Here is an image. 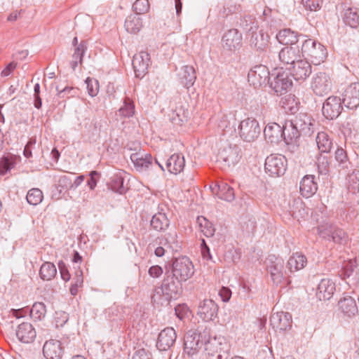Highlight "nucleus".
Listing matches in <instances>:
<instances>
[{
    "mask_svg": "<svg viewBox=\"0 0 359 359\" xmlns=\"http://www.w3.org/2000/svg\"><path fill=\"white\" fill-rule=\"evenodd\" d=\"M176 339L175 330L172 327H166L159 333L156 346L161 351H166L174 345Z\"/></svg>",
    "mask_w": 359,
    "mask_h": 359,
    "instance_id": "nucleus-19",
    "label": "nucleus"
},
{
    "mask_svg": "<svg viewBox=\"0 0 359 359\" xmlns=\"http://www.w3.org/2000/svg\"><path fill=\"white\" fill-rule=\"evenodd\" d=\"M250 46L257 51H264L269 45V36L263 29L253 31L249 34Z\"/></svg>",
    "mask_w": 359,
    "mask_h": 359,
    "instance_id": "nucleus-20",
    "label": "nucleus"
},
{
    "mask_svg": "<svg viewBox=\"0 0 359 359\" xmlns=\"http://www.w3.org/2000/svg\"><path fill=\"white\" fill-rule=\"evenodd\" d=\"M16 336L21 342L28 344L34 340L36 333L31 323H22L18 327Z\"/></svg>",
    "mask_w": 359,
    "mask_h": 359,
    "instance_id": "nucleus-25",
    "label": "nucleus"
},
{
    "mask_svg": "<svg viewBox=\"0 0 359 359\" xmlns=\"http://www.w3.org/2000/svg\"><path fill=\"white\" fill-rule=\"evenodd\" d=\"M209 337V330L206 328L188 331L184 339V352L189 356L196 354L203 346Z\"/></svg>",
    "mask_w": 359,
    "mask_h": 359,
    "instance_id": "nucleus-2",
    "label": "nucleus"
},
{
    "mask_svg": "<svg viewBox=\"0 0 359 359\" xmlns=\"http://www.w3.org/2000/svg\"><path fill=\"white\" fill-rule=\"evenodd\" d=\"M342 100L337 96H330L323 103L322 112L327 119H334L341 113L343 109Z\"/></svg>",
    "mask_w": 359,
    "mask_h": 359,
    "instance_id": "nucleus-12",
    "label": "nucleus"
},
{
    "mask_svg": "<svg viewBox=\"0 0 359 359\" xmlns=\"http://www.w3.org/2000/svg\"><path fill=\"white\" fill-rule=\"evenodd\" d=\"M133 67L137 78H143L148 72V68L151 64L149 54L146 51H140L133 56Z\"/></svg>",
    "mask_w": 359,
    "mask_h": 359,
    "instance_id": "nucleus-13",
    "label": "nucleus"
},
{
    "mask_svg": "<svg viewBox=\"0 0 359 359\" xmlns=\"http://www.w3.org/2000/svg\"><path fill=\"white\" fill-rule=\"evenodd\" d=\"M311 88L316 95H326L332 90L331 79L325 72L317 73L312 79Z\"/></svg>",
    "mask_w": 359,
    "mask_h": 359,
    "instance_id": "nucleus-8",
    "label": "nucleus"
},
{
    "mask_svg": "<svg viewBox=\"0 0 359 359\" xmlns=\"http://www.w3.org/2000/svg\"><path fill=\"white\" fill-rule=\"evenodd\" d=\"M301 53L305 60H310L313 65H318L325 60L327 53L325 47L320 43L308 39L304 41Z\"/></svg>",
    "mask_w": 359,
    "mask_h": 359,
    "instance_id": "nucleus-1",
    "label": "nucleus"
},
{
    "mask_svg": "<svg viewBox=\"0 0 359 359\" xmlns=\"http://www.w3.org/2000/svg\"><path fill=\"white\" fill-rule=\"evenodd\" d=\"M288 69L290 74L297 81H304L311 74V65L306 60L301 57Z\"/></svg>",
    "mask_w": 359,
    "mask_h": 359,
    "instance_id": "nucleus-15",
    "label": "nucleus"
},
{
    "mask_svg": "<svg viewBox=\"0 0 359 359\" xmlns=\"http://www.w3.org/2000/svg\"><path fill=\"white\" fill-rule=\"evenodd\" d=\"M270 84L271 87L277 94L283 95L292 88V81L287 73L282 72L277 74Z\"/></svg>",
    "mask_w": 359,
    "mask_h": 359,
    "instance_id": "nucleus-18",
    "label": "nucleus"
},
{
    "mask_svg": "<svg viewBox=\"0 0 359 359\" xmlns=\"http://www.w3.org/2000/svg\"><path fill=\"white\" fill-rule=\"evenodd\" d=\"M170 273L176 280L184 282L194 275V265L189 257H180L173 260Z\"/></svg>",
    "mask_w": 359,
    "mask_h": 359,
    "instance_id": "nucleus-4",
    "label": "nucleus"
},
{
    "mask_svg": "<svg viewBox=\"0 0 359 359\" xmlns=\"http://www.w3.org/2000/svg\"><path fill=\"white\" fill-rule=\"evenodd\" d=\"M343 104L350 109L359 107V83H353L349 85L344 92Z\"/></svg>",
    "mask_w": 359,
    "mask_h": 359,
    "instance_id": "nucleus-16",
    "label": "nucleus"
},
{
    "mask_svg": "<svg viewBox=\"0 0 359 359\" xmlns=\"http://www.w3.org/2000/svg\"><path fill=\"white\" fill-rule=\"evenodd\" d=\"M335 164L334 166L339 170L348 169L351 162L348 157L347 152L342 147H337L334 154Z\"/></svg>",
    "mask_w": 359,
    "mask_h": 359,
    "instance_id": "nucleus-39",
    "label": "nucleus"
},
{
    "mask_svg": "<svg viewBox=\"0 0 359 359\" xmlns=\"http://www.w3.org/2000/svg\"><path fill=\"white\" fill-rule=\"evenodd\" d=\"M46 313V306L42 302H35L30 310V316L35 320H41L45 317Z\"/></svg>",
    "mask_w": 359,
    "mask_h": 359,
    "instance_id": "nucleus-50",
    "label": "nucleus"
},
{
    "mask_svg": "<svg viewBox=\"0 0 359 359\" xmlns=\"http://www.w3.org/2000/svg\"><path fill=\"white\" fill-rule=\"evenodd\" d=\"M249 83L255 88L266 85L269 82L270 74L265 65H259L250 69L248 74Z\"/></svg>",
    "mask_w": 359,
    "mask_h": 359,
    "instance_id": "nucleus-9",
    "label": "nucleus"
},
{
    "mask_svg": "<svg viewBox=\"0 0 359 359\" xmlns=\"http://www.w3.org/2000/svg\"><path fill=\"white\" fill-rule=\"evenodd\" d=\"M43 196L42 191L38 188L30 189L27 194L26 198L30 205H36L43 200Z\"/></svg>",
    "mask_w": 359,
    "mask_h": 359,
    "instance_id": "nucleus-51",
    "label": "nucleus"
},
{
    "mask_svg": "<svg viewBox=\"0 0 359 359\" xmlns=\"http://www.w3.org/2000/svg\"><path fill=\"white\" fill-rule=\"evenodd\" d=\"M316 141L320 153H329L330 151L333 142L326 132L321 131L318 133Z\"/></svg>",
    "mask_w": 359,
    "mask_h": 359,
    "instance_id": "nucleus-37",
    "label": "nucleus"
},
{
    "mask_svg": "<svg viewBox=\"0 0 359 359\" xmlns=\"http://www.w3.org/2000/svg\"><path fill=\"white\" fill-rule=\"evenodd\" d=\"M177 236L175 232H170L165 235L164 238L160 242V244L166 246L172 251H179L181 248L180 243L178 242Z\"/></svg>",
    "mask_w": 359,
    "mask_h": 359,
    "instance_id": "nucleus-48",
    "label": "nucleus"
},
{
    "mask_svg": "<svg viewBox=\"0 0 359 359\" xmlns=\"http://www.w3.org/2000/svg\"><path fill=\"white\" fill-rule=\"evenodd\" d=\"M118 113L123 117H130L135 113V106L133 102L128 97L124 98L123 105L121 107Z\"/></svg>",
    "mask_w": 359,
    "mask_h": 359,
    "instance_id": "nucleus-53",
    "label": "nucleus"
},
{
    "mask_svg": "<svg viewBox=\"0 0 359 359\" xmlns=\"http://www.w3.org/2000/svg\"><path fill=\"white\" fill-rule=\"evenodd\" d=\"M301 36L290 29H283L276 34V39L281 44L293 46L298 42L299 37Z\"/></svg>",
    "mask_w": 359,
    "mask_h": 359,
    "instance_id": "nucleus-33",
    "label": "nucleus"
},
{
    "mask_svg": "<svg viewBox=\"0 0 359 359\" xmlns=\"http://www.w3.org/2000/svg\"><path fill=\"white\" fill-rule=\"evenodd\" d=\"M56 90L57 91V96L60 98H69L75 97L78 95V88L73 87H65L63 89H59L58 86H56Z\"/></svg>",
    "mask_w": 359,
    "mask_h": 359,
    "instance_id": "nucleus-60",
    "label": "nucleus"
},
{
    "mask_svg": "<svg viewBox=\"0 0 359 359\" xmlns=\"http://www.w3.org/2000/svg\"><path fill=\"white\" fill-rule=\"evenodd\" d=\"M135 14L140 15L147 13L149 9L148 0H136L133 5Z\"/></svg>",
    "mask_w": 359,
    "mask_h": 359,
    "instance_id": "nucleus-59",
    "label": "nucleus"
},
{
    "mask_svg": "<svg viewBox=\"0 0 359 359\" xmlns=\"http://www.w3.org/2000/svg\"><path fill=\"white\" fill-rule=\"evenodd\" d=\"M266 266L273 283H280L284 279L283 259L275 255H269L266 259Z\"/></svg>",
    "mask_w": 359,
    "mask_h": 359,
    "instance_id": "nucleus-10",
    "label": "nucleus"
},
{
    "mask_svg": "<svg viewBox=\"0 0 359 359\" xmlns=\"http://www.w3.org/2000/svg\"><path fill=\"white\" fill-rule=\"evenodd\" d=\"M86 88L89 95L94 97L97 95L99 90V83L96 79L87 78L86 80Z\"/></svg>",
    "mask_w": 359,
    "mask_h": 359,
    "instance_id": "nucleus-61",
    "label": "nucleus"
},
{
    "mask_svg": "<svg viewBox=\"0 0 359 359\" xmlns=\"http://www.w3.org/2000/svg\"><path fill=\"white\" fill-rule=\"evenodd\" d=\"M336 290L335 283L330 278H323L319 283L316 297L320 301L329 300L333 296Z\"/></svg>",
    "mask_w": 359,
    "mask_h": 359,
    "instance_id": "nucleus-24",
    "label": "nucleus"
},
{
    "mask_svg": "<svg viewBox=\"0 0 359 359\" xmlns=\"http://www.w3.org/2000/svg\"><path fill=\"white\" fill-rule=\"evenodd\" d=\"M348 188L353 193L359 192V170H353L348 175Z\"/></svg>",
    "mask_w": 359,
    "mask_h": 359,
    "instance_id": "nucleus-54",
    "label": "nucleus"
},
{
    "mask_svg": "<svg viewBox=\"0 0 359 359\" xmlns=\"http://www.w3.org/2000/svg\"><path fill=\"white\" fill-rule=\"evenodd\" d=\"M123 177L121 172L114 175L111 178L110 181L107 183L108 188L114 192L123 194L126 191V188L123 184Z\"/></svg>",
    "mask_w": 359,
    "mask_h": 359,
    "instance_id": "nucleus-43",
    "label": "nucleus"
},
{
    "mask_svg": "<svg viewBox=\"0 0 359 359\" xmlns=\"http://www.w3.org/2000/svg\"><path fill=\"white\" fill-rule=\"evenodd\" d=\"M238 134L245 142H253L261 133V128L258 121L252 118H247L241 121L238 127Z\"/></svg>",
    "mask_w": 359,
    "mask_h": 359,
    "instance_id": "nucleus-5",
    "label": "nucleus"
},
{
    "mask_svg": "<svg viewBox=\"0 0 359 359\" xmlns=\"http://www.w3.org/2000/svg\"><path fill=\"white\" fill-rule=\"evenodd\" d=\"M14 165V162L9 157H4L0 159V175H4Z\"/></svg>",
    "mask_w": 359,
    "mask_h": 359,
    "instance_id": "nucleus-63",
    "label": "nucleus"
},
{
    "mask_svg": "<svg viewBox=\"0 0 359 359\" xmlns=\"http://www.w3.org/2000/svg\"><path fill=\"white\" fill-rule=\"evenodd\" d=\"M56 274L57 269L53 263L46 262L41 265L39 271V275L42 280H50Z\"/></svg>",
    "mask_w": 359,
    "mask_h": 359,
    "instance_id": "nucleus-46",
    "label": "nucleus"
},
{
    "mask_svg": "<svg viewBox=\"0 0 359 359\" xmlns=\"http://www.w3.org/2000/svg\"><path fill=\"white\" fill-rule=\"evenodd\" d=\"M197 223L199 226L201 231L206 237H211L214 235L215 229L212 224L205 217L199 216L197 217Z\"/></svg>",
    "mask_w": 359,
    "mask_h": 359,
    "instance_id": "nucleus-49",
    "label": "nucleus"
},
{
    "mask_svg": "<svg viewBox=\"0 0 359 359\" xmlns=\"http://www.w3.org/2000/svg\"><path fill=\"white\" fill-rule=\"evenodd\" d=\"M334 226V225L329 222H324L318 226V233L322 238L330 240V236Z\"/></svg>",
    "mask_w": 359,
    "mask_h": 359,
    "instance_id": "nucleus-56",
    "label": "nucleus"
},
{
    "mask_svg": "<svg viewBox=\"0 0 359 359\" xmlns=\"http://www.w3.org/2000/svg\"><path fill=\"white\" fill-rule=\"evenodd\" d=\"M142 19L137 14L128 16L124 23V27L126 32L130 34L138 33L142 28Z\"/></svg>",
    "mask_w": 359,
    "mask_h": 359,
    "instance_id": "nucleus-36",
    "label": "nucleus"
},
{
    "mask_svg": "<svg viewBox=\"0 0 359 359\" xmlns=\"http://www.w3.org/2000/svg\"><path fill=\"white\" fill-rule=\"evenodd\" d=\"M70 287V293L75 296L78 293L79 287H82L83 283V271L79 269L75 272V277Z\"/></svg>",
    "mask_w": 359,
    "mask_h": 359,
    "instance_id": "nucleus-57",
    "label": "nucleus"
},
{
    "mask_svg": "<svg viewBox=\"0 0 359 359\" xmlns=\"http://www.w3.org/2000/svg\"><path fill=\"white\" fill-rule=\"evenodd\" d=\"M204 346L208 359H222L227 344L223 337L219 336L211 338L209 332V337L205 340Z\"/></svg>",
    "mask_w": 359,
    "mask_h": 359,
    "instance_id": "nucleus-6",
    "label": "nucleus"
},
{
    "mask_svg": "<svg viewBox=\"0 0 359 359\" xmlns=\"http://www.w3.org/2000/svg\"><path fill=\"white\" fill-rule=\"evenodd\" d=\"M87 49L86 42L82 41L74 49V54L72 55L73 60L70 65L73 70H75L79 63L82 62L83 56Z\"/></svg>",
    "mask_w": 359,
    "mask_h": 359,
    "instance_id": "nucleus-47",
    "label": "nucleus"
},
{
    "mask_svg": "<svg viewBox=\"0 0 359 359\" xmlns=\"http://www.w3.org/2000/svg\"><path fill=\"white\" fill-rule=\"evenodd\" d=\"M182 281L176 280L175 277L172 276L170 271L165 273V278L161 286L165 292V299H176L182 291Z\"/></svg>",
    "mask_w": 359,
    "mask_h": 359,
    "instance_id": "nucleus-11",
    "label": "nucleus"
},
{
    "mask_svg": "<svg viewBox=\"0 0 359 359\" xmlns=\"http://www.w3.org/2000/svg\"><path fill=\"white\" fill-rule=\"evenodd\" d=\"M301 57V51L298 46H287L283 48L278 53V58L283 65H293Z\"/></svg>",
    "mask_w": 359,
    "mask_h": 359,
    "instance_id": "nucleus-21",
    "label": "nucleus"
},
{
    "mask_svg": "<svg viewBox=\"0 0 359 359\" xmlns=\"http://www.w3.org/2000/svg\"><path fill=\"white\" fill-rule=\"evenodd\" d=\"M180 83L186 88L192 86L196 79V75L194 68L190 65L183 66L179 74Z\"/></svg>",
    "mask_w": 359,
    "mask_h": 359,
    "instance_id": "nucleus-29",
    "label": "nucleus"
},
{
    "mask_svg": "<svg viewBox=\"0 0 359 359\" xmlns=\"http://www.w3.org/2000/svg\"><path fill=\"white\" fill-rule=\"evenodd\" d=\"M343 21L352 28L359 26V13L356 8H348L345 9L343 15Z\"/></svg>",
    "mask_w": 359,
    "mask_h": 359,
    "instance_id": "nucleus-41",
    "label": "nucleus"
},
{
    "mask_svg": "<svg viewBox=\"0 0 359 359\" xmlns=\"http://www.w3.org/2000/svg\"><path fill=\"white\" fill-rule=\"evenodd\" d=\"M306 257L302 254L295 253L290 257L287 266L290 272L299 271L306 266Z\"/></svg>",
    "mask_w": 359,
    "mask_h": 359,
    "instance_id": "nucleus-40",
    "label": "nucleus"
},
{
    "mask_svg": "<svg viewBox=\"0 0 359 359\" xmlns=\"http://www.w3.org/2000/svg\"><path fill=\"white\" fill-rule=\"evenodd\" d=\"M287 168V159L280 154H271L265 160L264 169L271 177L283 175Z\"/></svg>",
    "mask_w": 359,
    "mask_h": 359,
    "instance_id": "nucleus-7",
    "label": "nucleus"
},
{
    "mask_svg": "<svg viewBox=\"0 0 359 359\" xmlns=\"http://www.w3.org/2000/svg\"><path fill=\"white\" fill-rule=\"evenodd\" d=\"M346 235L344 230L334 226L330 240L333 241L336 243H342L346 241Z\"/></svg>",
    "mask_w": 359,
    "mask_h": 359,
    "instance_id": "nucleus-62",
    "label": "nucleus"
},
{
    "mask_svg": "<svg viewBox=\"0 0 359 359\" xmlns=\"http://www.w3.org/2000/svg\"><path fill=\"white\" fill-rule=\"evenodd\" d=\"M241 228L243 231L245 232L247 234L253 233L256 229V222L255 219L250 218L246 222H244L241 224Z\"/></svg>",
    "mask_w": 359,
    "mask_h": 359,
    "instance_id": "nucleus-64",
    "label": "nucleus"
},
{
    "mask_svg": "<svg viewBox=\"0 0 359 359\" xmlns=\"http://www.w3.org/2000/svg\"><path fill=\"white\" fill-rule=\"evenodd\" d=\"M130 159L138 171H143L146 170L152 162V157L151 155L144 154L140 152L132 154L130 155Z\"/></svg>",
    "mask_w": 359,
    "mask_h": 359,
    "instance_id": "nucleus-35",
    "label": "nucleus"
},
{
    "mask_svg": "<svg viewBox=\"0 0 359 359\" xmlns=\"http://www.w3.org/2000/svg\"><path fill=\"white\" fill-rule=\"evenodd\" d=\"M323 154L320 153L318 155L316 165L318 173L322 175H327L330 172L331 161L327 156Z\"/></svg>",
    "mask_w": 359,
    "mask_h": 359,
    "instance_id": "nucleus-45",
    "label": "nucleus"
},
{
    "mask_svg": "<svg viewBox=\"0 0 359 359\" xmlns=\"http://www.w3.org/2000/svg\"><path fill=\"white\" fill-rule=\"evenodd\" d=\"M290 121L301 133L308 135L311 130V118L306 114H299Z\"/></svg>",
    "mask_w": 359,
    "mask_h": 359,
    "instance_id": "nucleus-30",
    "label": "nucleus"
},
{
    "mask_svg": "<svg viewBox=\"0 0 359 359\" xmlns=\"http://www.w3.org/2000/svg\"><path fill=\"white\" fill-rule=\"evenodd\" d=\"M213 193H215L217 196L226 201L231 202L235 198L234 191L233 188L229 187L226 183L219 182L212 188Z\"/></svg>",
    "mask_w": 359,
    "mask_h": 359,
    "instance_id": "nucleus-31",
    "label": "nucleus"
},
{
    "mask_svg": "<svg viewBox=\"0 0 359 359\" xmlns=\"http://www.w3.org/2000/svg\"><path fill=\"white\" fill-rule=\"evenodd\" d=\"M43 354L46 359H62L64 348L59 340L50 339L43 346Z\"/></svg>",
    "mask_w": 359,
    "mask_h": 359,
    "instance_id": "nucleus-17",
    "label": "nucleus"
},
{
    "mask_svg": "<svg viewBox=\"0 0 359 359\" xmlns=\"http://www.w3.org/2000/svg\"><path fill=\"white\" fill-rule=\"evenodd\" d=\"M241 27L247 32L252 33L255 30H257L258 25L255 18L252 16H245L241 22Z\"/></svg>",
    "mask_w": 359,
    "mask_h": 359,
    "instance_id": "nucleus-55",
    "label": "nucleus"
},
{
    "mask_svg": "<svg viewBox=\"0 0 359 359\" xmlns=\"http://www.w3.org/2000/svg\"><path fill=\"white\" fill-rule=\"evenodd\" d=\"M236 119L233 114H221L218 121V128L224 133V134H231L236 131Z\"/></svg>",
    "mask_w": 359,
    "mask_h": 359,
    "instance_id": "nucleus-28",
    "label": "nucleus"
},
{
    "mask_svg": "<svg viewBox=\"0 0 359 359\" xmlns=\"http://www.w3.org/2000/svg\"><path fill=\"white\" fill-rule=\"evenodd\" d=\"M169 219L163 212L155 214L151 220V226L157 231L165 230L169 226Z\"/></svg>",
    "mask_w": 359,
    "mask_h": 359,
    "instance_id": "nucleus-42",
    "label": "nucleus"
},
{
    "mask_svg": "<svg viewBox=\"0 0 359 359\" xmlns=\"http://www.w3.org/2000/svg\"><path fill=\"white\" fill-rule=\"evenodd\" d=\"M188 111L182 107V105L177 106L175 109H172L168 114L171 122L175 125H180L187 121Z\"/></svg>",
    "mask_w": 359,
    "mask_h": 359,
    "instance_id": "nucleus-44",
    "label": "nucleus"
},
{
    "mask_svg": "<svg viewBox=\"0 0 359 359\" xmlns=\"http://www.w3.org/2000/svg\"><path fill=\"white\" fill-rule=\"evenodd\" d=\"M170 299H165V292L162 286L157 287L154 289V293L151 295V301L156 304H163L165 302H168Z\"/></svg>",
    "mask_w": 359,
    "mask_h": 359,
    "instance_id": "nucleus-58",
    "label": "nucleus"
},
{
    "mask_svg": "<svg viewBox=\"0 0 359 359\" xmlns=\"http://www.w3.org/2000/svg\"><path fill=\"white\" fill-rule=\"evenodd\" d=\"M185 165V161L183 156L174 154L170 156L166 161V168L170 173L177 175L181 172Z\"/></svg>",
    "mask_w": 359,
    "mask_h": 359,
    "instance_id": "nucleus-32",
    "label": "nucleus"
},
{
    "mask_svg": "<svg viewBox=\"0 0 359 359\" xmlns=\"http://www.w3.org/2000/svg\"><path fill=\"white\" fill-rule=\"evenodd\" d=\"M218 311L217 304L212 299H204L198 307V314L205 321L214 320Z\"/></svg>",
    "mask_w": 359,
    "mask_h": 359,
    "instance_id": "nucleus-23",
    "label": "nucleus"
},
{
    "mask_svg": "<svg viewBox=\"0 0 359 359\" xmlns=\"http://www.w3.org/2000/svg\"><path fill=\"white\" fill-rule=\"evenodd\" d=\"M339 306L343 313L348 317L355 316L358 312L355 300L351 296H346L339 301Z\"/></svg>",
    "mask_w": 359,
    "mask_h": 359,
    "instance_id": "nucleus-34",
    "label": "nucleus"
},
{
    "mask_svg": "<svg viewBox=\"0 0 359 359\" xmlns=\"http://www.w3.org/2000/svg\"><path fill=\"white\" fill-rule=\"evenodd\" d=\"M241 158V149L236 144H225L222 145L217 154V161L224 169L235 166Z\"/></svg>",
    "mask_w": 359,
    "mask_h": 359,
    "instance_id": "nucleus-3",
    "label": "nucleus"
},
{
    "mask_svg": "<svg viewBox=\"0 0 359 359\" xmlns=\"http://www.w3.org/2000/svg\"><path fill=\"white\" fill-rule=\"evenodd\" d=\"M283 130L284 131L283 140L287 144L295 142L301 134L290 121H285Z\"/></svg>",
    "mask_w": 359,
    "mask_h": 359,
    "instance_id": "nucleus-38",
    "label": "nucleus"
},
{
    "mask_svg": "<svg viewBox=\"0 0 359 359\" xmlns=\"http://www.w3.org/2000/svg\"><path fill=\"white\" fill-rule=\"evenodd\" d=\"M270 325L276 332H284L292 326V316L283 311L273 313L270 317Z\"/></svg>",
    "mask_w": 359,
    "mask_h": 359,
    "instance_id": "nucleus-14",
    "label": "nucleus"
},
{
    "mask_svg": "<svg viewBox=\"0 0 359 359\" xmlns=\"http://www.w3.org/2000/svg\"><path fill=\"white\" fill-rule=\"evenodd\" d=\"M318 186L314 175H307L302 179L299 191L302 196L309 198L316 192Z\"/></svg>",
    "mask_w": 359,
    "mask_h": 359,
    "instance_id": "nucleus-27",
    "label": "nucleus"
},
{
    "mask_svg": "<svg viewBox=\"0 0 359 359\" xmlns=\"http://www.w3.org/2000/svg\"><path fill=\"white\" fill-rule=\"evenodd\" d=\"M357 266L355 259H349L344 263L341 270L339 271V276L341 278H349L353 273Z\"/></svg>",
    "mask_w": 359,
    "mask_h": 359,
    "instance_id": "nucleus-52",
    "label": "nucleus"
},
{
    "mask_svg": "<svg viewBox=\"0 0 359 359\" xmlns=\"http://www.w3.org/2000/svg\"><path fill=\"white\" fill-rule=\"evenodd\" d=\"M264 135L265 139L268 142L277 144L283 140L284 131L283 130V127L276 123H273L268 124L265 127L264 130Z\"/></svg>",
    "mask_w": 359,
    "mask_h": 359,
    "instance_id": "nucleus-26",
    "label": "nucleus"
},
{
    "mask_svg": "<svg viewBox=\"0 0 359 359\" xmlns=\"http://www.w3.org/2000/svg\"><path fill=\"white\" fill-rule=\"evenodd\" d=\"M242 44V35L236 29L228 30L222 37L223 47L227 50H233L241 48Z\"/></svg>",
    "mask_w": 359,
    "mask_h": 359,
    "instance_id": "nucleus-22",
    "label": "nucleus"
}]
</instances>
